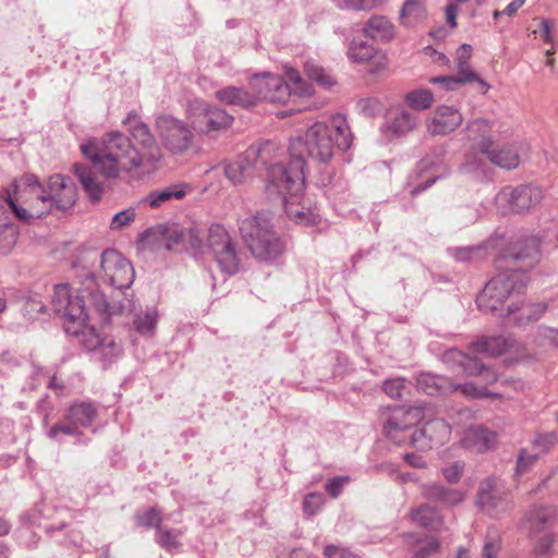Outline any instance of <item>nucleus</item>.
Returning a JSON list of instances; mask_svg holds the SVG:
<instances>
[{
    "mask_svg": "<svg viewBox=\"0 0 558 558\" xmlns=\"http://www.w3.org/2000/svg\"><path fill=\"white\" fill-rule=\"evenodd\" d=\"M421 494L425 499L445 506L459 505L465 498V494L462 490L447 487L440 483H429L422 485Z\"/></svg>",
    "mask_w": 558,
    "mask_h": 558,
    "instance_id": "25",
    "label": "nucleus"
},
{
    "mask_svg": "<svg viewBox=\"0 0 558 558\" xmlns=\"http://www.w3.org/2000/svg\"><path fill=\"white\" fill-rule=\"evenodd\" d=\"M122 124L140 145L141 150L136 149L130 138L119 131H112L106 135L102 148L96 147L90 142L81 145L83 155L92 161L93 166L90 168L75 163L73 170L93 202L99 201L104 192L101 183L95 175L96 172L107 179H114L121 171L129 172L134 169L150 173L161 159V150L153 133L136 111L129 112L122 120Z\"/></svg>",
    "mask_w": 558,
    "mask_h": 558,
    "instance_id": "1",
    "label": "nucleus"
},
{
    "mask_svg": "<svg viewBox=\"0 0 558 558\" xmlns=\"http://www.w3.org/2000/svg\"><path fill=\"white\" fill-rule=\"evenodd\" d=\"M457 75L468 83L476 82L482 87V93L488 90L489 85L471 69L469 61H457Z\"/></svg>",
    "mask_w": 558,
    "mask_h": 558,
    "instance_id": "46",
    "label": "nucleus"
},
{
    "mask_svg": "<svg viewBox=\"0 0 558 558\" xmlns=\"http://www.w3.org/2000/svg\"><path fill=\"white\" fill-rule=\"evenodd\" d=\"M284 149L272 141L251 145L234 162L223 168L226 177L233 183L240 184L253 177L260 168H265L266 180L268 171L275 165H283Z\"/></svg>",
    "mask_w": 558,
    "mask_h": 558,
    "instance_id": "8",
    "label": "nucleus"
},
{
    "mask_svg": "<svg viewBox=\"0 0 558 558\" xmlns=\"http://www.w3.org/2000/svg\"><path fill=\"white\" fill-rule=\"evenodd\" d=\"M27 174H24L23 177H21V179L19 181H15L13 182L12 184V190L14 192V194L16 195V197H12L11 195V190H5L3 194H0V207H4V205H7L8 207L11 208L9 202L7 201V198H11L13 202L16 203L17 206H22L23 208H29V204H36V196L34 193H32L29 190L31 187L25 185L23 183V179L26 177Z\"/></svg>",
    "mask_w": 558,
    "mask_h": 558,
    "instance_id": "29",
    "label": "nucleus"
},
{
    "mask_svg": "<svg viewBox=\"0 0 558 558\" xmlns=\"http://www.w3.org/2000/svg\"><path fill=\"white\" fill-rule=\"evenodd\" d=\"M349 481V477L347 476H337L331 480H329L326 483V492L332 497L337 498L343 488V485Z\"/></svg>",
    "mask_w": 558,
    "mask_h": 558,
    "instance_id": "62",
    "label": "nucleus"
},
{
    "mask_svg": "<svg viewBox=\"0 0 558 558\" xmlns=\"http://www.w3.org/2000/svg\"><path fill=\"white\" fill-rule=\"evenodd\" d=\"M427 15L426 5L423 0H405L400 13V24L412 27L422 22Z\"/></svg>",
    "mask_w": 558,
    "mask_h": 558,
    "instance_id": "31",
    "label": "nucleus"
},
{
    "mask_svg": "<svg viewBox=\"0 0 558 558\" xmlns=\"http://www.w3.org/2000/svg\"><path fill=\"white\" fill-rule=\"evenodd\" d=\"M286 81L276 75L270 77V94H266V101L274 104H284L288 101L292 94L299 97L311 96L313 93L312 85L305 82L298 70L289 66L286 68Z\"/></svg>",
    "mask_w": 558,
    "mask_h": 558,
    "instance_id": "13",
    "label": "nucleus"
},
{
    "mask_svg": "<svg viewBox=\"0 0 558 558\" xmlns=\"http://www.w3.org/2000/svg\"><path fill=\"white\" fill-rule=\"evenodd\" d=\"M429 82L432 84H438L441 85L442 88L446 90H456L460 88L461 86L468 84L466 81L461 78L460 76L456 75H448V76H434L429 78Z\"/></svg>",
    "mask_w": 558,
    "mask_h": 558,
    "instance_id": "53",
    "label": "nucleus"
},
{
    "mask_svg": "<svg viewBox=\"0 0 558 558\" xmlns=\"http://www.w3.org/2000/svg\"><path fill=\"white\" fill-rule=\"evenodd\" d=\"M324 555L326 558H356V556L351 554L348 549L336 545H327Z\"/></svg>",
    "mask_w": 558,
    "mask_h": 558,
    "instance_id": "63",
    "label": "nucleus"
},
{
    "mask_svg": "<svg viewBox=\"0 0 558 558\" xmlns=\"http://www.w3.org/2000/svg\"><path fill=\"white\" fill-rule=\"evenodd\" d=\"M417 122V117L409 111L402 110L392 119L389 130L396 135H404L412 131Z\"/></svg>",
    "mask_w": 558,
    "mask_h": 558,
    "instance_id": "36",
    "label": "nucleus"
},
{
    "mask_svg": "<svg viewBox=\"0 0 558 558\" xmlns=\"http://www.w3.org/2000/svg\"><path fill=\"white\" fill-rule=\"evenodd\" d=\"M135 520L140 526L156 527L157 532L161 529L162 517L156 508H149L143 513H137Z\"/></svg>",
    "mask_w": 558,
    "mask_h": 558,
    "instance_id": "47",
    "label": "nucleus"
},
{
    "mask_svg": "<svg viewBox=\"0 0 558 558\" xmlns=\"http://www.w3.org/2000/svg\"><path fill=\"white\" fill-rule=\"evenodd\" d=\"M546 308L547 306L543 303L524 304L523 298L521 296V303H519L517 307V312H520V315L514 318L515 323L521 325L537 320L545 313Z\"/></svg>",
    "mask_w": 558,
    "mask_h": 558,
    "instance_id": "40",
    "label": "nucleus"
},
{
    "mask_svg": "<svg viewBox=\"0 0 558 558\" xmlns=\"http://www.w3.org/2000/svg\"><path fill=\"white\" fill-rule=\"evenodd\" d=\"M508 340L501 336L484 337L473 343L474 351L488 356L501 355L508 348Z\"/></svg>",
    "mask_w": 558,
    "mask_h": 558,
    "instance_id": "33",
    "label": "nucleus"
},
{
    "mask_svg": "<svg viewBox=\"0 0 558 558\" xmlns=\"http://www.w3.org/2000/svg\"><path fill=\"white\" fill-rule=\"evenodd\" d=\"M352 134L347 120L337 116L332 120V126L324 122H315L306 132L305 137H298L290 142V160L301 159L305 163L304 153L310 158L322 163H327L333 156L335 146L341 150L351 147Z\"/></svg>",
    "mask_w": 558,
    "mask_h": 558,
    "instance_id": "4",
    "label": "nucleus"
},
{
    "mask_svg": "<svg viewBox=\"0 0 558 558\" xmlns=\"http://www.w3.org/2000/svg\"><path fill=\"white\" fill-rule=\"evenodd\" d=\"M136 217V211L133 207L123 209L119 213H117L110 222V229L111 230H120L126 226H129L131 222L134 221Z\"/></svg>",
    "mask_w": 558,
    "mask_h": 558,
    "instance_id": "50",
    "label": "nucleus"
},
{
    "mask_svg": "<svg viewBox=\"0 0 558 558\" xmlns=\"http://www.w3.org/2000/svg\"><path fill=\"white\" fill-rule=\"evenodd\" d=\"M490 129L492 125L486 119H475L471 121L466 126L469 136L472 140H476L477 136H482L483 140H485V135L490 131Z\"/></svg>",
    "mask_w": 558,
    "mask_h": 558,
    "instance_id": "54",
    "label": "nucleus"
},
{
    "mask_svg": "<svg viewBox=\"0 0 558 558\" xmlns=\"http://www.w3.org/2000/svg\"><path fill=\"white\" fill-rule=\"evenodd\" d=\"M557 519V510L553 506H532L525 515L526 529L533 536L541 533L544 535L538 539L535 550L545 554L554 542V536L548 533L554 526Z\"/></svg>",
    "mask_w": 558,
    "mask_h": 558,
    "instance_id": "12",
    "label": "nucleus"
},
{
    "mask_svg": "<svg viewBox=\"0 0 558 558\" xmlns=\"http://www.w3.org/2000/svg\"><path fill=\"white\" fill-rule=\"evenodd\" d=\"M453 257L459 262H472L485 256L483 246L456 247L452 250Z\"/></svg>",
    "mask_w": 558,
    "mask_h": 558,
    "instance_id": "48",
    "label": "nucleus"
},
{
    "mask_svg": "<svg viewBox=\"0 0 558 558\" xmlns=\"http://www.w3.org/2000/svg\"><path fill=\"white\" fill-rule=\"evenodd\" d=\"M304 72L311 81L324 88H329L335 84L333 78L314 60L304 63Z\"/></svg>",
    "mask_w": 558,
    "mask_h": 558,
    "instance_id": "39",
    "label": "nucleus"
},
{
    "mask_svg": "<svg viewBox=\"0 0 558 558\" xmlns=\"http://www.w3.org/2000/svg\"><path fill=\"white\" fill-rule=\"evenodd\" d=\"M239 229L246 247L257 260L270 263L283 253L284 244L266 214L244 218Z\"/></svg>",
    "mask_w": 558,
    "mask_h": 558,
    "instance_id": "7",
    "label": "nucleus"
},
{
    "mask_svg": "<svg viewBox=\"0 0 558 558\" xmlns=\"http://www.w3.org/2000/svg\"><path fill=\"white\" fill-rule=\"evenodd\" d=\"M405 101L409 107L415 110H425L434 104L435 98L429 89L417 88L405 95Z\"/></svg>",
    "mask_w": 558,
    "mask_h": 558,
    "instance_id": "38",
    "label": "nucleus"
},
{
    "mask_svg": "<svg viewBox=\"0 0 558 558\" xmlns=\"http://www.w3.org/2000/svg\"><path fill=\"white\" fill-rule=\"evenodd\" d=\"M444 361L446 363H454L458 372H462L468 376H481L489 384L497 380V374L493 369L486 367L478 359L471 357L459 350L451 349L445 352Z\"/></svg>",
    "mask_w": 558,
    "mask_h": 558,
    "instance_id": "20",
    "label": "nucleus"
},
{
    "mask_svg": "<svg viewBox=\"0 0 558 558\" xmlns=\"http://www.w3.org/2000/svg\"><path fill=\"white\" fill-rule=\"evenodd\" d=\"M543 199V192L534 185L507 186L495 197L497 207L504 213H522L536 206Z\"/></svg>",
    "mask_w": 558,
    "mask_h": 558,
    "instance_id": "11",
    "label": "nucleus"
},
{
    "mask_svg": "<svg viewBox=\"0 0 558 558\" xmlns=\"http://www.w3.org/2000/svg\"><path fill=\"white\" fill-rule=\"evenodd\" d=\"M500 545L501 542L499 535L495 531L487 532L481 558H497L500 551Z\"/></svg>",
    "mask_w": 558,
    "mask_h": 558,
    "instance_id": "49",
    "label": "nucleus"
},
{
    "mask_svg": "<svg viewBox=\"0 0 558 558\" xmlns=\"http://www.w3.org/2000/svg\"><path fill=\"white\" fill-rule=\"evenodd\" d=\"M189 119L194 130L206 133L209 131V105L201 99L189 104Z\"/></svg>",
    "mask_w": 558,
    "mask_h": 558,
    "instance_id": "32",
    "label": "nucleus"
},
{
    "mask_svg": "<svg viewBox=\"0 0 558 558\" xmlns=\"http://www.w3.org/2000/svg\"><path fill=\"white\" fill-rule=\"evenodd\" d=\"M384 391L392 399H401L405 389L403 378L388 379L384 383Z\"/></svg>",
    "mask_w": 558,
    "mask_h": 558,
    "instance_id": "58",
    "label": "nucleus"
},
{
    "mask_svg": "<svg viewBox=\"0 0 558 558\" xmlns=\"http://www.w3.org/2000/svg\"><path fill=\"white\" fill-rule=\"evenodd\" d=\"M411 520L429 530L437 531L442 525V518L439 511L427 504H423L410 512Z\"/></svg>",
    "mask_w": 558,
    "mask_h": 558,
    "instance_id": "30",
    "label": "nucleus"
},
{
    "mask_svg": "<svg viewBox=\"0 0 558 558\" xmlns=\"http://www.w3.org/2000/svg\"><path fill=\"white\" fill-rule=\"evenodd\" d=\"M439 546V542L435 537H426L417 542L412 558H435Z\"/></svg>",
    "mask_w": 558,
    "mask_h": 558,
    "instance_id": "43",
    "label": "nucleus"
},
{
    "mask_svg": "<svg viewBox=\"0 0 558 558\" xmlns=\"http://www.w3.org/2000/svg\"><path fill=\"white\" fill-rule=\"evenodd\" d=\"M557 444L558 434L556 432L537 433L532 440L533 448L542 453L548 452Z\"/></svg>",
    "mask_w": 558,
    "mask_h": 558,
    "instance_id": "44",
    "label": "nucleus"
},
{
    "mask_svg": "<svg viewBox=\"0 0 558 558\" xmlns=\"http://www.w3.org/2000/svg\"><path fill=\"white\" fill-rule=\"evenodd\" d=\"M97 408L92 402L81 401L73 403L66 411L65 417L80 430L93 424L97 416Z\"/></svg>",
    "mask_w": 558,
    "mask_h": 558,
    "instance_id": "26",
    "label": "nucleus"
},
{
    "mask_svg": "<svg viewBox=\"0 0 558 558\" xmlns=\"http://www.w3.org/2000/svg\"><path fill=\"white\" fill-rule=\"evenodd\" d=\"M158 320V313L155 307L147 308L144 313L136 314L133 320L135 330L145 337L155 332Z\"/></svg>",
    "mask_w": 558,
    "mask_h": 558,
    "instance_id": "34",
    "label": "nucleus"
},
{
    "mask_svg": "<svg viewBox=\"0 0 558 558\" xmlns=\"http://www.w3.org/2000/svg\"><path fill=\"white\" fill-rule=\"evenodd\" d=\"M325 502V497L322 493H312L305 496L303 501V510L308 515L317 513Z\"/></svg>",
    "mask_w": 558,
    "mask_h": 558,
    "instance_id": "55",
    "label": "nucleus"
},
{
    "mask_svg": "<svg viewBox=\"0 0 558 558\" xmlns=\"http://www.w3.org/2000/svg\"><path fill=\"white\" fill-rule=\"evenodd\" d=\"M192 191V185L185 182L168 184L148 192L141 199V204L146 205L151 209H157L162 207L165 204L183 199Z\"/></svg>",
    "mask_w": 558,
    "mask_h": 558,
    "instance_id": "21",
    "label": "nucleus"
},
{
    "mask_svg": "<svg viewBox=\"0 0 558 558\" xmlns=\"http://www.w3.org/2000/svg\"><path fill=\"white\" fill-rule=\"evenodd\" d=\"M23 183L31 187V192L36 196V204H29V208L17 206L10 197L7 198L12 213L17 219L29 222L39 219L52 210L53 207L60 210L71 208L76 202V189L74 184L61 174H53L49 178L48 185L45 187L39 183L38 178L27 173Z\"/></svg>",
    "mask_w": 558,
    "mask_h": 558,
    "instance_id": "5",
    "label": "nucleus"
},
{
    "mask_svg": "<svg viewBox=\"0 0 558 558\" xmlns=\"http://www.w3.org/2000/svg\"><path fill=\"white\" fill-rule=\"evenodd\" d=\"M383 0H341L340 7L356 11H369L377 8Z\"/></svg>",
    "mask_w": 558,
    "mask_h": 558,
    "instance_id": "59",
    "label": "nucleus"
},
{
    "mask_svg": "<svg viewBox=\"0 0 558 558\" xmlns=\"http://www.w3.org/2000/svg\"><path fill=\"white\" fill-rule=\"evenodd\" d=\"M463 122L460 110L453 106H438L426 120L428 134L447 135L457 130Z\"/></svg>",
    "mask_w": 558,
    "mask_h": 558,
    "instance_id": "19",
    "label": "nucleus"
},
{
    "mask_svg": "<svg viewBox=\"0 0 558 558\" xmlns=\"http://www.w3.org/2000/svg\"><path fill=\"white\" fill-rule=\"evenodd\" d=\"M270 77H276V75L265 72L260 74H255L250 80V87L255 93V97L257 99L266 100V93L267 95L270 94L271 87L270 84Z\"/></svg>",
    "mask_w": 558,
    "mask_h": 558,
    "instance_id": "41",
    "label": "nucleus"
},
{
    "mask_svg": "<svg viewBox=\"0 0 558 558\" xmlns=\"http://www.w3.org/2000/svg\"><path fill=\"white\" fill-rule=\"evenodd\" d=\"M179 531L174 529L162 530L157 532V543L167 550H172L179 545Z\"/></svg>",
    "mask_w": 558,
    "mask_h": 558,
    "instance_id": "51",
    "label": "nucleus"
},
{
    "mask_svg": "<svg viewBox=\"0 0 558 558\" xmlns=\"http://www.w3.org/2000/svg\"><path fill=\"white\" fill-rule=\"evenodd\" d=\"M524 289L522 274L508 269L499 272L485 284L476 298V303L480 311L484 313L509 317L517 312Z\"/></svg>",
    "mask_w": 558,
    "mask_h": 558,
    "instance_id": "6",
    "label": "nucleus"
},
{
    "mask_svg": "<svg viewBox=\"0 0 558 558\" xmlns=\"http://www.w3.org/2000/svg\"><path fill=\"white\" fill-rule=\"evenodd\" d=\"M464 464L460 461H454L451 464L441 469V474L445 480L450 484L458 483L463 474Z\"/></svg>",
    "mask_w": 558,
    "mask_h": 558,
    "instance_id": "56",
    "label": "nucleus"
},
{
    "mask_svg": "<svg viewBox=\"0 0 558 558\" xmlns=\"http://www.w3.org/2000/svg\"><path fill=\"white\" fill-rule=\"evenodd\" d=\"M206 235V230H201L197 226L189 229V241L192 247H201Z\"/></svg>",
    "mask_w": 558,
    "mask_h": 558,
    "instance_id": "64",
    "label": "nucleus"
},
{
    "mask_svg": "<svg viewBox=\"0 0 558 558\" xmlns=\"http://www.w3.org/2000/svg\"><path fill=\"white\" fill-rule=\"evenodd\" d=\"M97 259L96 250H85L80 253L73 263V270L78 283L76 294H73L69 283L54 287L52 306L54 312L64 319V326H83L88 320L92 308L104 320L124 312H133L135 308L132 298L124 296V300L108 301L96 281V271L87 265L94 264Z\"/></svg>",
    "mask_w": 558,
    "mask_h": 558,
    "instance_id": "2",
    "label": "nucleus"
},
{
    "mask_svg": "<svg viewBox=\"0 0 558 558\" xmlns=\"http://www.w3.org/2000/svg\"><path fill=\"white\" fill-rule=\"evenodd\" d=\"M536 460L537 454L529 452L525 448L521 449L517 459V474L529 471Z\"/></svg>",
    "mask_w": 558,
    "mask_h": 558,
    "instance_id": "60",
    "label": "nucleus"
},
{
    "mask_svg": "<svg viewBox=\"0 0 558 558\" xmlns=\"http://www.w3.org/2000/svg\"><path fill=\"white\" fill-rule=\"evenodd\" d=\"M93 264H87L95 271V264H99L104 280L117 290L129 289L135 278L132 263L114 248H107Z\"/></svg>",
    "mask_w": 558,
    "mask_h": 558,
    "instance_id": "9",
    "label": "nucleus"
},
{
    "mask_svg": "<svg viewBox=\"0 0 558 558\" xmlns=\"http://www.w3.org/2000/svg\"><path fill=\"white\" fill-rule=\"evenodd\" d=\"M348 58L354 63L373 61L369 71L378 74L387 68V58L374 45L353 39L348 48Z\"/></svg>",
    "mask_w": 558,
    "mask_h": 558,
    "instance_id": "22",
    "label": "nucleus"
},
{
    "mask_svg": "<svg viewBox=\"0 0 558 558\" xmlns=\"http://www.w3.org/2000/svg\"><path fill=\"white\" fill-rule=\"evenodd\" d=\"M211 254L220 270L233 275L239 270L240 259L236 246L227 230L220 225H211Z\"/></svg>",
    "mask_w": 558,
    "mask_h": 558,
    "instance_id": "14",
    "label": "nucleus"
},
{
    "mask_svg": "<svg viewBox=\"0 0 558 558\" xmlns=\"http://www.w3.org/2000/svg\"><path fill=\"white\" fill-rule=\"evenodd\" d=\"M217 98L230 105H244L247 101V94L242 88L227 87L217 92Z\"/></svg>",
    "mask_w": 558,
    "mask_h": 558,
    "instance_id": "45",
    "label": "nucleus"
},
{
    "mask_svg": "<svg viewBox=\"0 0 558 558\" xmlns=\"http://www.w3.org/2000/svg\"><path fill=\"white\" fill-rule=\"evenodd\" d=\"M476 506L492 517H499L511 508L510 490L496 476L483 480L476 494Z\"/></svg>",
    "mask_w": 558,
    "mask_h": 558,
    "instance_id": "10",
    "label": "nucleus"
},
{
    "mask_svg": "<svg viewBox=\"0 0 558 558\" xmlns=\"http://www.w3.org/2000/svg\"><path fill=\"white\" fill-rule=\"evenodd\" d=\"M537 341L541 345H545L548 342L550 347L558 348V329L539 326L537 329Z\"/></svg>",
    "mask_w": 558,
    "mask_h": 558,
    "instance_id": "57",
    "label": "nucleus"
},
{
    "mask_svg": "<svg viewBox=\"0 0 558 558\" xmlns=\"http://www.w3.org/2000/svg\"><path fill=\"white\" fill-rule=\"evenodd\" d=\"M98 359L102 362L104 366L113 363L121 354L122 347L112 337L106 336L105 342L95 352Z\"/></svg>",
    "mask_w": 558,
    "mask_h": 558,
    "instance_id": "37",
    "label": "nucleus"
},
{
    "mask_svg": "<svg viewBox=\"0 0 558 558\" xmlns=\"http://www.w3.org/2000/svg\"><path fill=\"white\" fill-rule=\"evenodd\" d=\"M305 189L304 162L293 159L288 165H275L268 171L266 193L268 197L282 201L287 216L300 225H316L320 216L316 207H312L303 198Z\"/></svg>",
    "mask_w": 558,
    "mask_h": 558,
    "instance_id": "3",
    "label": "nucleus"
},
{
    "mask_svg": "<svg viewBox=\"0 0 558 558\" xmlns=\"http://www.w3.org/2000/svg\"><path fill=\"white\" fill-rule=\"evenodd\" d=\"M450 434L451 426L444 418H434L415 429L410 438L415 448L426 450L434 446L444 445L449 439Z\"/></svg>",
    "mask_w": 558,
    "mask_h": 558,
    "instance_id": "18",
    "label": "nucleus"
},
{
    "mask_svg": "<svg viewBox=\"0 0 558 558\" xmlns=\"http://www.w3.org/2000/svg\"><path fill=\"white\" fill-rule=\"evenodd\" d=\"M539 244L534 238L526 239L515 243L509 253L496 259V266L501 268L509 267L510 271L521 274L538 262Z\"/></svg>",
    "mask_w": 558,
    "mask_h": 558,
    "instance_id": "15",
    "label": "nucleus"
},
{
    "mask_svg": "<svg viewBox=\"0 0 558 558\" xmlns=\"http://www.w3.org/2000/svg\"><path fill=\"white\" fill-rule=\"evenodd\" d=\"M363 32L373 39L389 41L395 38L396 27L386 16L373 15L366 22Z\"/></svg>",
    "mask_w": 558,
    "mask_h": 558,
    "instance_id": "27",
    "label": "nucleus"
},
{
    "mask_svg": "<svg viewBox=\"0 0 558 558\" xmlns=\"http://www.w3.org/2000/svg\"><path fill=\"white\" fill-rule=\"evenodd\" d=\"M496 442L497 434L481 425L468 428L461 439L462 447L475 453L493 449Z\"/></svg>",
    "mask_w": 558,
    "mask_h": 558,
    "instance_id": "24",
    "label": "nucleus"
},
{
    "mask_svg": "<svg viewBox=\"0 0 558 558\" xmlns=\"http://www.w3.org/2000/svg\"><path fill=\"white\" fill-rule=\"evenodd\" d=\"M359 108L367 117H374L381 111V104L376 98H365L359 101Z\"/></svg>",
    "mask_w": 558,
    "mask_h": 558,
    "instance_id": "61",
    "label": "nucleus"
},
{
    "mask_svg": "<svg viewBox=\"0 0 558 558\" xmlns=\"http://www.w3.org/2000/svg\"><path fill=\"white\" fill-rule=\"evenodd\" d=\"M478 151L500 168L514 169L519 166V155L510 145L494 147L490 138H485L478 143Z\"/></svg>",
    "mask_w": 558,
    "mask_h": 558,
    "instance_id": "23",
    "label": "nucleus"
},
{
    "mask_svg": "<svg viewBox=\"0 0 558 558\" xmlns=\"http://www.w3.org/2000/svg\"><path fill=\"white\" fill-rule=\"evenodd\" d=\"M233 117L223 109L211 108V131L225 130L231 125Z\"/></svg>",
    "mask_w": 558,
    "mask_h": 558,
    "instance_id": "52",
    "label": "nucleus"
},
{
    "mask_svg": "<svg viewBox=\"0 0 558 558\" xmlns=\"http://www.w3.org/2000/svg\"><path fill=\"white\" fill-rule=\"evenodd\" d=\"M156 126L165 146L170 151L179 154L190 147L193 134L182 121L171 116H160L156 120Z\"/></svg>",
    "mask_w": 558,
    "mask_h": 558,
    "instance_id": "16",
    "label": "nucleus"
},
{
    "mask_svg": "<svg viewBox=\"0 0 558 558\" xmlns=\"http://www.w3.org/2000/svg\"><path fill=\"white\" fill-rule=\"evenodd\" d=\"M448 379L444 376L434 374H421L416 379L418 390L426 395L434 396L441 392L448 386Z\"/></svg>",
    "mask_w": 558,
    "mask_h": 558,
    "instance_id": "35",
    "label": "nucleus"
},
{
    "mask_svg": "<svg viewBox=\"0 0 558 558\" xmlns=\"http://www.w3.org/2000/svg\"><path fill=\"white\" fill-rule=\"evenodd\" d=\"M64 330L68 335L78 338L80 343L88 351L96 352L105 342V337H100L94 327L87 325V322L83 326L66 325Z\"/></svg>",
    "mask_w": 558,
    "mask_h": 558,
    "instance_id": "28",
    "label": "nucleus"
},
{
    "mask_svg": "<svg viewBox=\"0 0 558 558\" xmlns=\"http://www.w3.org/2000/svg\"><path fill=\"white\" fill-rule=\"evenodd\" d=\"M421 417L418 409L396 407L383 414V430L386 437L395 442L401 444L404 438L400 434L408 430Z\"/></svg>",
    "mask_w": 558,
    "mask_h": 558,
    "instance_id": "17",
    "label": "nucleus"
},
{
    "mask_svg": "<svg viewBox=\"0 0 558 558\" xmlns=\"http://www.w3.org/2000/svg\"><path fill=\"white\" fill-rule=\"evenodd\" d=\"M60 435L78 436L81 435V430L70 420H66V417L64 416V420L62 422L52 425L47 433V436L56 441H61Z\"/></svg>",
    "mask_w": 558,
    "mask_h": 558,
    "instance_id": "42",
    "label": "nucleus"
}]
</instances>
